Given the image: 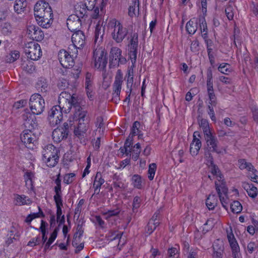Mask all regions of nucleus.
<instances>
[{
  "label": "nucleus",
  "instance_id": "f257e3e1",
  "mask_svg": "<svg viewBox=\"0 0 258 258\" xmlns=\"http://www.w3.org/2000/svg\"><path fill=\"white\" fill-rule=\"evenodd\" d=\"M78 98L75 94L67 92H61L58 97V105L53 106L48 111L47 119L49 124L54 126L59 124L62 120V112L66 113L77 104Z\"/></svg>",
  "mask_w": 258,
  "mask_h": 258
},
{
  "label": "nucleus",
  "instance_id": "f03ea898",
  "mask_svg": "<svg viewBox=\"0 0 258 258\" xmlns=\"http://www.w3.org/2000/svg\"><path fill=\"white\" fill-rule=\"evenodd\" d=\"M73 114L70 117V125H72V122H74V133L78 137H84L90 129L89 119L87 117V112L80 106L78 100L77 104L74 106Z\"/></svg>",
  "mask_w": 258,
  "mask_h": 258
},
{
  "label": "nucleus",
  "instance_id": "7ed1b4c3",
  "mask_svg": "<svg viewBox=\"0 0 258 258\" xmlns=\"http://www.w3.org/2000/svg\"><path fill=\"white\" fill-rule=\"evenodd\" d=\"M34 16L38 24L45 28L50 26L53 19V13L49 4L44 1H38L34 8Z\"/></svg>",
  "mask_w": 258,
  "mask_h": 258
},
{
  "label": "nucleus",
  "instance_id": "20e7f679",
  "mask_svg": "<svg viewBox=\"0 0 258 258\" xmlns=\"http://www.w3.org/2000/svg\"><path fill=\"white\" fill-rule=\"evenodd\" d=\"M22 117L24 125L29 129L24 130L21 134V141L28 148H33L37 140L36 136L31 131L32 129L35 128L37 126L35 116L32 115L29 112H25Z\"/></svg>",
  "mask_w": 258,
  "mask_h": 258
},
{
  "label": "nucleus",
  "instance_id": "39448f33",
  "mask_svg": "<svg viewBox=\"0 0 258 258\" xmlns=\"http://www.w3.org/2000/svg\"><path fill=\"white\" fill-rule=\"evenodd\" d=\"M107 27L112 39L116 43L121 42L128 32V29L115 19L109 20Z\"/></svg>",
  "mask_w": 258,
  "mask_h": 258
},
{
  "label": "nucleus",
  "instance_id": "423d86ee",
  "mask_svg": "<svg viewBox=\"0 0 258 258\" xmlns=\"http://www.w3.org/2000/svg\"><path fill=\"white\" fill-rule=\"evenodd\" d=\"M216 187L222 206L227 210L229 204L233 200L232 197H236L238 196V190L234 189L231 192L228 193L225 182H222L221 184L220 181L216 182Z\"/></svg>",
  "mask_w": 258,
  "mask_h": 258
},
{
  "label": "nucleus",
  "instance_id": "0eeeda50",
  "mask_svg": "<svg viewBox=\"0 0 258 258\" xmlns=\"http://www.w3.org/2000/svg\"><path fill=\"white\" fill-rule=\"evenodd\" d=\"M58 150L52 144H48L43 148L42 154V160L47 166L54 167L58 163L59 156Z\"/></svg>",
  "mask_w": 258,
  "mask_h": 258
},
{
  "label": "nucleus",
  "instance_id": "6e6552de",
  "mask_svg": "<svg viewBox=\"0 0 258 258\" xmlns=\"http://www.w3.org/2000/svg\"><path fill=\"white\" fill-rule=\"evenodd\" d=\"M198 21L200 23V27L202 37L204 39H206L207 38L208 29L207 23L204 17H200L199 20L195 18L190 19L186 25V30L190 34H195L198 28Z\"/></svg>",
  "mask_w": 258,
  "mask_h": 258
},
{
  "label": "nucleus",
  "instance_id": "1a4fd4ad",
  "mask_svg": "<svg viewBox=\"0 0 258 258\" xmlns=\"http://www.w3.org/2000/svg\"><path fill=\"white\" fill-rule=\"evenodd\" d=\"M205 139L207 143L206 152H215L219 154L226 153V149L218 144L217 138L213 136L211 132L206 131Z\"/></svg>",
  "mask_w": 258,
  "mask_h": 258
},
{
  "label": "nucleus",
  "instance_id": "9d476101",
  "mask_svg": "<svg viewBox=\"0 0 258 258\" xmlns=\"http://www.w3.org/2000/svg\"><path fill=\"white\" fill-rule=\"evenodd\" d=\"M29 106L33 115L40 114L44 109V100L40 94H34L30 98Z\"/></svg>",
  "mask_w": 258,
  "mask_h": 258
},
{
  "label": "nucleus",
  "instance_id": "9b49d317",
  "mask_svg": "<svg viewBox=\"0 0 258 258\" xmlns=\"http://www.w3.org/2000/svg\"><path fill=\"white\" fill-rule=\"evenodd\" d=\"M25 52L27 57L33 60H38L42 54L39 44L35 42H30L26 44Z\"/></svg>",
  "mask_w": 258,
  "mask_h": 258
},
{
  "label": "nucleus",
  "instance_id": "f8f14e48",
  "mask_svg": "<svg viewBox=\"0 0 258 258\" xmlns=\"http://www.w3.org/2000/svg\"><path fill=\"white\" fill-rule=\"evenodd\" d=\"M104 49L102 47L97 48L93 53L94 67L97 69H103L106 65L107 60Z\"/></svg>",
  "mask_w": 258,
  "mask_h": 258
},
{
  "label": "nucleus",
  "instance_id": "ddd939ff",
  "mask_svg": "<svg viewBox=\"0 0 258 258\" xmlns=\"http://www.w3.org/2000/svg\"><path fill=\"white\" fill-rule=\"evenodd\" d=\"M128 55L132 63H136L138 47V35L133 33L128 38Z\"/></svg>",
  "mask_w": 258,
  "mask_h": 258
},
{
  "label": "nucleus",
  "instance_id": "4468645a",
  "mask_svg": "<svg viewBox=\"0 0 258 258\" xmlns=\"http://www.w3.org/2000/svg\"><path fill=\"white\" fill-rule=\"evenodd\" d=\"M227 237L232 250L233 258H241L238 243L233 233L231 227L226 230Z\"/></svg>",
  "mask_w": 258,
  "mask_h": 258
},
{
  "label": "nucleus",
  "instance_id": "2eb2a0df",
  "mask_svg": "<svg viewBox=\"0 0 258 258\" xmlns=\"http://www.w3.org/2000/svg\"><path fill=\"white\" fill-rule=\"evenodd\" d=\"M27 34L30 39L40 41L44 38L43 32L38 26L34 25H29L27 27Z\"/></svg>",
  "mask_w": 258,
  "mask_h": 258
},
{
  "label": "nucleus",
  "instance_id": "dca6fc26",
  "mask_svg": "<svg viewBox=\"0 0 258 258\" xmlns=\"http://www.w3.org/2000/svg\"><path fill=\"white\" fill-rule=\"evenodd\" d=\"M93 75L90 72H87L85 77V88L88 98L93 100L94 95Z\"/></svg>",
  "mask_w": 258,
  "mask_h": 258
},
{
  "label": "nucleus",
  "instance_id": "f3484780",
  "mask_svg": "<svg viewBox=\"0 0 258 258\" xmlns=\"http://www.w3.org/2000/svg\"><path fill=\"white\" fill-rule=\"evenodd\" d=\"M58 59L61 65L65 68H69L74 66L73 57L65 50H60L58 53Z\"/></svg>",
  "mask_w": 258,
  "mask_h": 258
},
{
  "label": "nucleus",
  "instance_id": "a211bd4d",
  "mask_svg": "<svg viewBox=\"0 0 258 258\" xmlns=\"http://www.w3.org/2000/svg\"><path fill=\"white\" fill-rule=\"evenodd\" d=\"M122 233L118 231H110L106 235V238L109 242L114 241L119 249L125 243V240L122 237Z\"/></svg>",
  "mask_w": 258,
  "mask_h": 258
},
{
  "label": "nucleus",
  "instance_id": "6ab92c4d",
  "mask_svg": "<svg viewBox=\"0 0 258 258\" xmlns=\"http://www.w3.org/2000/svg\"><path fill=\"white\" fill-rule=\"evenodd\" d=\"M68 124L64 123L63 126L57 127L54 129L52 133V137L54 142L59 143L68 135Z\"/></svg>",
  "mask_w": 258,
  "mask_h": 258
},
{
  "label": "nucleus",
  "instance_id": "aec40b11",
  "mask_svg": "<svg viewBox=\"0 0 258 258\" xmlns=\"http://www.w3.org/2000/svg\"><path fill=\"white\" fill-rule=\"evenodd\" d=\"M201 146L200 134L198 132H195L193 134V140L190 146V153L192 156L198 155Z\"/></svg>",
  "mask_w": 258,
  "mask_h": 258
},
{
  "label": "nucleus",
  "instance_id": "412c9836",
  "mask_svg": "<svg viewBox=\"0 0 258 258\" xmlns=\"http://www.w3.org/2000/svg\"><path fill=\"white\" fill-rule=\"evenodd\" d=\"M85 37L83 32L80 30L75 31L72 36L73 47L81 48L85 44Z\"/></svg>",
  "mask_w": 258,
  "mask_h": 258
},
{
  "label": "nucleus",
  "instance_id": "4be33fe9",
  "mask_svg": "<svg viewBox=\"0 0 258 258\" xmlns=\"http://www.w3.org/2000/svg\"><path fill=\"white\" fill-rule=\"evenodd\" d=\"M67 24L68 29L71 31H76L79 30L81 25L80 18L76 15H71L67 19Z\"/></svg>",
  "mask_w": 258,
  "mask_h": 258
},
{
  "label": "nucleus",
  "instance_id": "5701e85b",
  "mask_svg": "<svg viewBox=\"0 0 258 258\" xmlns=\"http://www.w3.org/2000/svg\"><path fill=\"white\" fill-rule=\"evenodd\" d=\"M13 202L15 205L22 206L30 205L32 201L30 198L24 195L15 194L13 197Z\"/></svg>",
  "mask_w": 258,
  "mask_h": 258
},
{
  "label": "nucleus",
  "instance_id": "b1692460",
  "mask_svg": "<svg viewBox=\"0 0 258 258\" xmlns=\"http://www.w3.org/2000/svg\"><path fill=\"white\" fill-rule=\"evenodd\" d=\"M54 182L56 185L54 188L55 192V195L54 196V200L55 202H62L60 174H58L57 175V178L55 180Z\"/></svg>",
  "mask_w": 258,
  "mask_h": 258
},
{
  "label": "nucleus",
  "instance_id": "393cba45",
  "mask_svg": "<svg viewBox=\"0 0 258 258\" xmlns=\"http://www.w3.org/2000/svg\"><path fill=\"white\" fill-rule=\"evenodd\" d=\"M25 186L28 189L32 190L34 188L35 179L34 173L29 170H26L23 175Z\"/></svg>",
  "mask_w": 258,
  "mask_h": 258
},
{
  "label": "nucleus",
  "instance_id": "a878e982",
  "mask_svg": "<svg viewBox=\"0 0 258 258\" xmlns=\"http://www.w3.org/2000/svg\"><path fill=\"white\" fill-rule=\"evenodd\" d=\"M122 83V75L120 70L117 71L113 84V92L116 96L120 94Z\"/></svg>",
  "mask_w": 258,
  "mask_h": 258
},
{
  "label": "nucleus",
  "instance_id": "bb28decb",
  "mask_svg": "<svg viewBox=\"0 0 258 258\" xmlns=\"http://www.w3.org/2000/svg\"><path fill=\"white\" fill-rule=\"evenodd\" d=\"M110 57L112 60H114V63L116 64L125 60L123 57H121V50L120 49L116 47H113L111 49Z\"/></svg>",
  "mask_w": 258,
  "mask_h": 258
},
{
  "label": "nucleus",
  "instance_id": "cd10ccee",
  "mask_svg": "<svg viewBox=\"0 0 258 258\" xmlns=\"http://www.w3.org/2000/svg\"><path fill=\"white\" fill-rule=\"evenodd\" d=\"M132 66L128 68L127 73L125 76V79L126 81V86L127 88L131 90V88L134 82V69L135 67L136 63H132Z\"/></svg>",
  "mask_w": 258,
  "mask_h": 258
},
{
  "label": "nucleus",
  "instance_id": "c85d7f7f",
  "mask_svg": "<svg viewBox=\"0 0 258 258\" xmlns=\"http://www.w3.org/2000/svg\"><path fill=\"white\" fill-rule=\"evenodd\" d=\"M104 182V180L102 177L101 173L99 172H97L93 183L95 193L98 194L100 192L101 186Z\"/></svg>",
  "mask_w": 258,
  "mask_h": 258
},
{
  "label": "nucleus",
  "instance_id": "c756f323",
  "mask_svg": "<svg viewBox=\"0 0 258 258\" xmlns=\"http://www.w3.org/2000/svg\"><path fill=\"white\" fill-rule=\"evenodd\" d=\"M139 13V0H132V4L128 8V15L132 17H136Z\"/></svg>",
  "mask_w": 258,
  "mask_h": 258
},
{
  "label": "nucleus",
  "instance_id": "7c9ffc66",
  "mask_svg": "<svg viewBox=\"0 0 258 258\" xmlns=\"http://www.w3.org/2000/svg\"><path fill=\"white\" fill-rule=\"evenodd\" d=\"M56 207V221L59 226L64 223V216L62 214V202H55Z\"/></svg>",
  "mask_w": 258,
  "mask_h": 258
},
{
  "label": "nucleus",
  "instance_id": "2f4dec72",
  "mask_svg": "<svg viewBox=\"0 0 258 258\" xmlns=\"http://www.w3.org/2000/svg\"><path fill=\"white\" fill-rule=\"evenodd\" d=\"M91 9L85 4H82L76 8V15L79 18H83L89 14V11Z\"/></svg>",
  "mask_w": 258,
  "mask_h": 258
},
{
  "label": "nucleus",
  "instance_id": "473e14b6",
  "mask_svg": "<svg viewBox=\"0 0 258 258\" xmlns=\"http://www.w3.org/2000/svg\"><path fill=\"white\" fill-rule=\"evenodd\" d=\"M104 34V27L103 26V23L101 24L100 22L96 25L95 30V41H102L103 36Z\"/></svg>",
  "mask_w": 258,
  "mask_h": 258
},
{
  "label": "nucleus",
  "instance_id": "72a5a7b5",
  "mask_svg": "<svg viewBox=\"0 0 258 258\" xmlns=\"http://www.w3.org/2000/svg\"><path fill=\"white\" fill-rule=\"evenodd\" d=\"M26 6V0H16L14 5V10L18 14H22L24 12Z\"/></svg>",
  "mask_w": 258,
  "mask_h": 258
},
{
  "label": "nucleus",
  "instance_id": "f704fd0d",
  "mask_svg": "<svg viewBox=\"0 0 258 258\" xmlns=\"http://www.w3.org/2000/svg\"><path fill=\"white\" fill-rule=\"evenodd\" d=\"M209 170L211 172V173L213 174V176H215L217 178L215 182L216 181H220V182L221 183L222 182H225L224 181V179L223 176L221 175L219 173V170L217 166L215 165H211L209 167Z\"/></svg>",
  "mask_w": 258,
  "mask_h": 258
},
{
  "label": "nucleus",
  "instance_id": "c9c22d12",
  "mask_svg": "<svg viewBox=\"0 0 258 258\" xmlns=\"http://www.w3.org/2000/svg\"><path fill=\"white\" fill-rule=\"evenodd\" d=\"M238 166L241 170H246L248 172L249 171H254V167L249 162H247L245 159H241L238 161Z\"/></svg>",
  "mask_w": 258,
  "mask_h": 258
},
{
  "label": "nucleus",
  "instance_id": "e433bc0d",
  "mask_svg": "<svg viewBox=\"0 0 258 258\" xmlns=\"http://www.w3.org/2000/svg\"><path fill=\"white\" fill-rule=\"evenodd\" d=\"M243 187L246 190L248 196L252 198L256 197L257 194V188L252 184H243Z\"/></svg>",
  "mask_w": 258,
  "mask_h": 258
},
{
  "label": "nucleus",
  "instance_id": "4c0bfd02",
  "mask_svg": "<svg viewBox=\"0 0 258 258\" xmlns=\"http://www.w3.org/2000/svg\"><path fill=\"white\" fill-rule=\"evenodd\" d=\"M132 184L134 187L138 189H141L143 187V180L141 176L138 174L134 175L131 179Z\"/></svg>",
  "mask_w": 258,
  "mask_h": 258
},
{
  "label": "nucleus",
  "instance_id": "58836bf2",
  "mask_svg": "<svg viewBox=\"0 0 258 258\" xmlns=\"http://www.w3.org/2000/svg\"><path fill=\"white\" fill-rule=\"evenodd\" d=\"M218 70L221 73L228 75L233 71L232 67L227 63H222L218 67Z\"/></svg>",
  "mask_w": 258,
  "mask_h": 258
},
{
  "label": "nucleus",
  "instance_id": "ea45409f",
  "mask_svg": "<svg viewBox=\"0 0 258 258\" xmlns=\"http://www.w3.org/2000/svg\"><path fill=\"white\" fill-rule=\"evenodd\" d=\"M120 210L118 208H115L112 210H108L107 211H104L102 214L104 216V218L107 220H109L110 218H115L119 213Z\"/></svg>",
  "mask_w": 258,
  "mask_h": 258
},
{
  "label": "nucleus",
  "instance_id": "a19ab883",
  "mask_svg": "<svg viewBox=\"0 0 258 258\" xmlns=\"http://www.w3.org/2000/svg\"><path fill=\"white\" fill-rule=\"evenodd\" d=\"M206 203L209 210L214 209L217 203V199L216 196L214 195H209L207 199Z\"/></svg>",
  "mask_w": 258,
  "mask_h": 258
},
{
  "label": "nucleus",
  "instance_id": "79ce46f5",
  "mask_svg": "<svg viewBox=\"0 0 258 258\" xmlns=\"http://www.w3.org/2000/svg\"><path fill=\"white\" fill-rule=\"evenodd\" d=\"M20 57V52L18 50H13L11 51L6 57V61L7 62L11 63Z\"/></svg>",
  "mask_w": 258,
  "mask_h": 258
},
{
  "label": "nucleus",
  "instance_id": "37998d69",
  "mask_svg": "<svg viewBox=\"0 0 258 258\" xmlns=\"http://www.w3.org/2000/svg\"><path fill=\"white\" fill-rule=\"evenodd\" d=\"M217 221V218H214L213 217H210L207 220L206 223L204 225L203 230L207 232L212 229Z\"/></svg>",
  "mask_w": 258,
  "mask_h": 258
},
{
  "label": "nucleus",
  "instance_id": "c03bdc74",
  "mask_svg": "<svg viewBox=\"0 0 258 258\" xmlns=\"http://www.w3.org/2000/svg\"><path fill=\"white\" fill-rule=\"evenodd\" d=\"M59 231V229L58 228H55L53 232L50 234V237L48 240V241L45 243V248H48L50 245L54 242L55 240L58 232Z\"/></svg>",
  "mask_w": 258,
  "mask_h": 258
},
{
  "label": "nucleus",
  "instance_id": "a18cd8bd",
  "mask_svg": "<svg viewBox=\"0 0 258 258\" xmlns=\"http://www.w3.org/2000/svg\"><path fill=\"white\" fill-rule=\"evenodd\" d=\"M20 235V233L17 225H13L9 231L8 236L13 237V239H17Z\"/></svg>",
  "mask_w": 258,
  "mask_h": 258
},
{
  "label": "nucleus",
  "instance_id": "49530a36",
  "mask_svg": "<svg viewBox=\"0 0 258 258\" xmlns=\"http://www.w3.org/2000/svg\"><path fill=\"white\" fill-rule=\"evenodd\" d=\"M230 209L233 213H239L241 211L242 207L238 201H234L230 204Z\"/></svg>",
  "mask_w": 258,
  "mask_h": 258
},
{
  "label": "nucleus",
  "instance_id": "de8ad7c7",
  "mask_svg": "<svg viewBox=\"0 0 258 258\" xmlns=\"http://www.w3.org/2000/svg\"><path fill=\"white\" fill-rule=\"evenodd\" d=\"M156 169L157 165L155 163H151L149 165L148 171V177L150 180H152L154 179Z\"/></svg>",
  "mask_w": 258,
  "mask_h": 258
},
{
  "label": "nucleus",
  "instance_id": "09e8293b",
  "mask_svg": "<svg viewBox=\"0 0 258 258\" xmlns=\"http://www.w3.org/2000/svg\"><path fill=\"white\" fill-rule=\"evenodd\" d=\"M141 202L142 200L140 197L136 196L134 198L132 204V209L133 212H137L138 209L141 206Z\"/></svg>",
  "mask_w": 258,
  "mask_h": 258
},
{
  "label": "nucleus",
  "instance_id": "8fccbe9b",
  "mask_svg": "<svg viewBox=\"0 0 258 258\" xmlns=\"http://www.w3.org/2000/svg\"><path fill=\"white\" fill-rule=\"evenodd\" d=\"M140 126V123L138 121H135L132 127L131 132L129 136H131L132 138H133L134 136H139V137L140 136V135L139 134V128Z\"/></svg>",
  "mask_w": 258,
  "mask_h": 258
},
{
  "label": "nucleus",
  "instance_id": "3c124183",
  "mask_svg": "<svg viewBox=\"0 0 258 258\" xmlns=\"http://www.w3.org/2000/svg\"><path fill=\"white\" fill-rule=\"evenodd\" d=\"M140 149L141 146L139 143L136 144L133 147L132 158L135 161L137 160L139 158V156L141 152Z\"/></svg>",
  "mask_w": 258,
  "mask_h": 258
},
{
  "label": "nucleus",
  "instance_id": "603ef678",
  "mask_svg": "<svg viewBox=\"0 0 258 258\" xmlns=\"http://www.w3.org/2000/svg\"><path fill=\"white\" fill-rule=\"evenodd\" d=\"M207 87L208 92L214 91L212 81V74L210 72L207 74Z\"/></svg>",
  "mask_w": 258,
  "mask_h": 258
},
{
  "label": "nucleus",
  "instance_id": "864d4df0",
  "mask_svg": "<svg viewBox=\"0 0 258 258\" xmlns=\"http://www.w3.org/2000/svg\"><path fill=\"white\" fill-rule=\"evenodd\" d=\"M76 175L74 173H68L63 177V182L67 184L71 183L74 180Z\"/></svg>",
  "mask_w": 258,
  "mask_h": 258
},
{
  "label": "nucleus",
  "instance_id": "5fc2aeb1",
  "mask_svg": "<svg viewBox=\"0 0 258 258\" xmlns=\"http://www.w3.org/2000/svg\"><path fill=\"white\" fill-rule=\"evenodd\" d=\"M253 170L254 171H249L248 176L252 181L258 183L257 171L254 168Z\"/></svg>",
  "mask_w": 258,
  "mask_h": 258
},
{
  "label": "nucleus",
  "instance_id": "6e6d98bb",
  "mask_svg": "<svg viewBox=\"0 0 258 258\" xmlns=\"http://www.w3.org/2000/svg\"><path fill=\"white\" fill-rule=\"evenodd\" d=\"M168 258H178V249L176 247H172L168 249Z\"/></svg>",
  "mask_w": 258,
  "mask_h": 258
},
{
  "label": "nucleus",
  "instance_id": "4d7b16f0",
  "mask_svg": "<svg viewBox=\"0 0 258 258\" xmlns=\"http://www.w3.org/2000/svg\"><path fill=\"white\" fill-rule=\"evenodd\" d=\"M209 97V105L215 106L216 105V98L214 91L208 92Z\"/></svg>",
  "mask_w": 258,
  "mask_h": 258
},
{
  "label": "nucleus",
  "instance_id": "13d9d810",
  "mask_svg": "<svg viewBox=\"0 0 258 258\" xmlns=\"http://www.w3.org/2000/svg\"><path fill=\"white\" fill-rule=\"evenodd\" d=\"M92 221L95 225H98L101 228L104 227L105 224L104 221L99 216H95L92 219Z\"/></svg>",
  "mask_w": 258,
  "mask_h": 258
},
{
  "label": "nucleus",
  "instance_id": "bf43d9fd",
  "mask_svg": "<svg viewBox=\"0 0 258 258\" xmlns=\"http://www.w3.org/2000/svg\"><path fill=\"white\" fill-rule=\"evenodd\" d=\"M200 126L203 128L204 135H206V131L210 132L208 122L206 119H202L200 122Z\"/></svg>",
  "mask_w": 258,
  "mask_h": 258
},
{
  "label": "nucleus",
  "instance_id": "052dcab7",
  "mask_svg": "<svg viewBox=\"0 0 258 258\" xmlns=\"http://www.w3.org/2000/svg\"><path fill=\"white\" fill-rule=\"evenodd\" d=\"M225 13L228 20H231L233 18V9L231 6L227 7L225 9Z\"/></svg>",
  "mask_w": 258,
  "mask_h": 258
},
{
  "label": "nucleus",
  "instance_id": "680f3d73",
  "mask_svg": "<svg viewBox=\"0 0 258 258\" xmlns=\"http://www.w3.org/2000/svg\"><path fill=\"white\" fill-rule=\"evenodd\" d=\"M206 164L209 167L211 165H213V157L210 152H205Z\"/></svg>",
  "mask_w": 258,
  "mask_h": 258
},
{
  "label": "nucleus",
  "instance_id": "e2e57ef3",
  "mask_svg": "<svg viewBox=\"0 0 258 258\" xmlns=\"http://www.w3.org/2000/svg\"><path fill=\"white\" fill-rule=\"evenodd\" d=\"M40 238L39 237H35L32 239H31L28 243V246L33 247L34 246L37 245L40 243Z\"/></svg>",
  "mask_w": 258,
  "mask_h": 258
},
{
  "label": "nucleus",
  "instance_id": "0e129e2a",
  "mask_svg": "<svg viewBox=\"0 0 258 258\" xmlns=\"http://www.w3.org/2000/svg\"><path fill=\"white\" fill-rule=\"evenodd\" d=\"M93 10L89 11V14L91 16V17L93 19H96L98 18L99 14V9L98 8L96 7L93 8Z\"/></svg>",
  "mask_w": 258,
  "mask_h": 258
},
{
  "label": "nucleus",
  "instance_id": "69168bd1",
  "mask_svg": "<svg viewBox=\"0 0 258 258\" xmlns=\"http://www.w3.org/2000/svg\"><path fill=\"white\" fill-rule=\"evenodd\" d=\"M132 140L133 138H132L131 136H129L128 138L126 139L124 146L126 152H127L128 151L130 152V147L131 145L132 144Z\"/></svg>",
  "mask_w": 258,
  "mask_h": 258
},
{
  "label": "nucleus",
  "instance_id": "338daca9",
  "mask_svg": "<svg viewBox=\"0 0 258 258\" xmlns=\"http://www.w3.org/2000/svg\"><path fill=\"white\" fill-rule=\"evenodd\" d=\"M39 213H33L29 215L25 219V222L27 223H30L34 219L39 217Z\"/></svg>",
  "mask_w": 258,
  "mask_h": 258
},
{
  "label": "nucleus",
  "instance_id": "774afa93",
  "mask_svg": "<svg viewBox=\"0 0 258 258\" xmlns=\"http://www.w3.org/2000/svg\"><path fill=\"white\" fill-rule=\"evenodd\" d=\"M81 69L80 67H78L76 69L74 68V69L72 70V74L73 77L75 79H77L79 77V75L81 73Z\"/></svg>",
  "mask_w": 258,
  "mask_h": 258
}]
</instances>
